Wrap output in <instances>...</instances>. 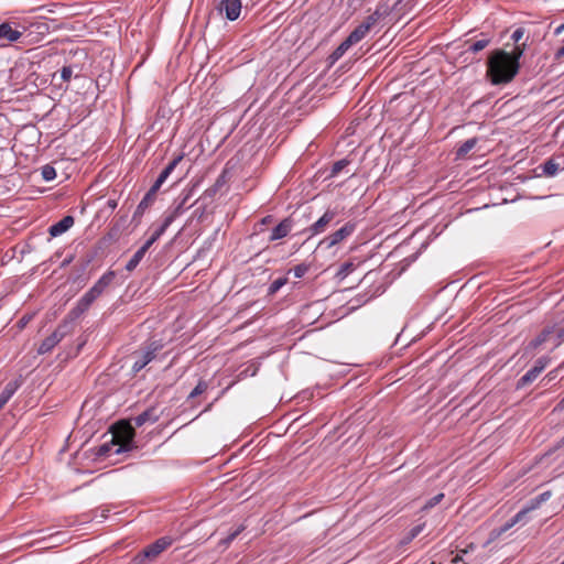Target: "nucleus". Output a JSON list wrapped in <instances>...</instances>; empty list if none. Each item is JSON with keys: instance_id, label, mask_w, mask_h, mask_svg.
<instances>
[{"instance_id": "nucleus-39", "label": "nucleus", "mask_w": 564, "mask_h": 564, "mask_svg": "<svg viewBox=\"0 0 564 564\" xmlns=\"http://www.w3.org/2000/svg\"><path fill=\"white\" fill-rule=\"evenodd\" d=\"M73 76V66H63L61 69V79L63 82H69Z\"/></svg>"}, {"instance_id": "nucleus-4", "label": "nucleus", "mask_w": 564, "mask_h": 564, "mask_svg": "<svg viewBox=\"0 0 564 564\" xmlns=\"http://www.w3.org/2000/svg\"><path fill=\"white\" fill-rule=\"evenodd\" d=\"M73 329L72 322H63L57 328L46 337L37 348L40 355L50 352L67 334Z\"/></svg>"}, {"instance_id": "nucleus-24", "label": "nucleus", "mask_w": 564, "mask_h": 564, "mask_svg": "<svg viewBox=\"0 0 564 564\" xmlns=\"http://www.w3.org/2000/svg\"><path fill=\"white\" fill-rule=\"evenodd\" d=\"M539 377L538 371L534 368H531L527 371L517 382V389H522L533 382Z\"/></svg>"}, {"instance_id": "nucleus-8", "label": "nucleus", "mask_w": 564, "mask_h": 564, "mask_svg": "<svg viewBox=\"0 0 564 564\" xmlns=\"http://www.w3.org/2000/svg\"><path fill=\"white\" fill-rule=\"evenodd\" d=\"M100 295L96 292V290H94L93 288H90L77 302V305L70 312V316L73 318H76L78 317L79 315H82L83 313H85L89 307L90 305L94 303V301L99 297Z\"/></svg>"}, {"instance_id": "nucleus-3", "label": "nucleus", "mask_w": 564, "mask_h": 564, "mask_svg": "<svg viewBox=\"0 0 564 564\" xmlns=\"http://www.w3.org/2000/svg\"><path fill=\"white\" fill-rule=\"evenodd\" d=\"M164 344L161 340H152L143 348L132 354V372L135 375L149 365L156 355L163 349Z\"/></svg>"}, {"instance_id": "nucleus-44", "label": "nucleus", "mask_w": 564, "mask_h": 564, "mask_svg": "<svg viewBox=\"0 0 564 564\" xmlns=\"http://www.w3.org/2000/svg\"><path fill=\"white\" fill-rule=\"evenodd\" d=\"M525 31L523 28H518L513 31V33L511 34V40L514 42V43H519V41L523 37Z\"/></svg>"}, {"instance_id": "nucleus-1", "label": "nucleus", "mask_w": 564, "mask_h": 564, "mask_svg": "<svg viewBox=\"0 0 564 564\" xmlns=\"http://www.w3.org/2000/svg\"><path fill=\"white\" fill-rule=\"evenodd\" d=\"M519 68L520 64L510 61L509 52L496 50L488 57L486 76L492 85H507L513 80Z\"/></svg>"}, {"instance_id": "nucleus-45", "label": "nucleus", "mask_w": 564, "mask_h": 564, "mask_svg": "<svg viewBox=\"0 0 564 564\" xmlns=\"http://www.w3.org/2000/svg\"><path fill=\"white\" fill-rule=\"evenodd\" d=\"M377 18L373 17V14L371 13L366 18V20L361 24L366 25L367 30L370 31V29L377 23Z\"/></svg>"}, {"instance_id": "nucleus-14", "label": "nucleus", "mask_w": 564, "mask_h": 564, "mask_svg": "<svg viewBox=\"0 0 564 564\" xmlns=\"http://www.w3.org/2000/svg\"><path fill=\"white\" fill-rule=\"evenodd\" d=\"M292 227H293L292 218H290V217L284 218L279 225H276L272 229L271 236L269 238L270 241L279 240V239L286 237L290 234V231L292 230Z\"/></svg>"}, {"instance_id": "nucleus-12", "label": "nucleus", "mask_w": 564, "mask_h": 564, "mask_svg": "<svg viewBox=\"0 0 564 564\" xmlns=\"http://www.w3.org/2000/svg\"><path fill=\"white\" fill-rule=\"evenodd\" d=\"M529 513V509H522L520 510L516 516H513L509 521H507L503 525L497 528V529H494L491 531V536L492 538H498L500 536L501 534H503L505 532H507L509 529H511L514 524L523 521L527 517V514Z\"/></svg>"}, {"instance_id": "nucleus-10", "label": "nucleus", "mask_w": 564, "mask_h": 564, "mask_svg": "<svg viewBox=\"0 0 564 564\" xmlns=\"http://www.w3.org/2000/svg\"><path fill=\"white\" fill-rule=\"evenodd\" d=\"M241 7V0H221L218 9L220 12H225L228 20L235 21L240 15Z\"/></svg>"}, {"instance_id": "nucleus-37", "label": "nucleus", "mask_w": 564, "mask_h": 564, "mask_svg": "<svg viewBox=\"0 0 564 564\" xmlns=\"http://www.w3.org/2000/svg\"><path fill=\"white\" fill-rule=\"evenodd\" d=\"M389 13H390V8L388 6L379 4L372 14H373V17L377 18V20H380L381 18L388 15Z\"/></svg>"}, {"instance_id": "nucleus-27", "label": "nucleus", "mask_w": 564, "mask_h": 564, "mask_svg": "<svg viewBox=\"0 0 564 564\" xmlns=\"http://www.w3.org/2000/svg\"><path fill=\"white\" fill-rule=\"evenodd\" d=\"M551 495V491H545L536 496L534 499H532L530 507L527 508L529 509V512L536 509L542 502L549 500Z\"/></svg>"}, {"instance_id": "nucleus-53", "label": "nucleus", "mask_w": 564, "mask_h": 564, "mask_svg": "<svg viewBox=\"0 0 564 564\" xmlns=\"http://www.w3.org/2000/svg\"><path fill=\"white\" fill-rule=\"evenodd\" d=\"M70 261H72V259L64 260L63 263H62V267L67 265L68 263H70Z\"/></svg>"}, {"instance_id": "nucleus-21", "label": "nucleus", "mask_w": 564, "mask_h": 564, "mask_svg": "<svg viewBox=\"0 0 564 564\" xmlns=\"http://www.w3.org/2000/svg\"><path fill=\"white\" fill-rule=\"evenodd\" d=\"M148 250L149 248H145L144 245L139 250H137L132 258L126 264V270L132 272L139 265Z\"/></svg>"}, {"instance_id": "nucleus-16", "label": "nucleus", "mask_w": 564, "mask_h": 564, "mask_svg": "<svg viewBox=\"0 0 564 564\" xmlns=\"http://www.w3.org/2000/svg\"><path fill=\"white\" fill-rule=\"evenodd\" d=\"M22 32L18 29H13L9 22L0 24V40L8 42H15L22 36Z\"/></svg>"}, {"instance_id": "nucleus-38", "label": "nucleus", "mask_w": 564, "mask_h": 564, "mask_svg": "<svg viewBox=\"0 0 564 564\" xmlns=\"http://www.w3.org/2000/svg\"><path fill=\"white\" fill-rule=\"evenodd\" d=\"M307 270H308V265L305 263H301V264L295 265L291 271H293L295 278L300 279L305 275Z\"/></svg>"}, {"instance_id": "nucleus-9", "label": "nucleus", "mask_w": 564, "mask_h": 564, "mask_svg": "<svg viewBox=\"0 0 564 564\" xmlns=\"http://www.w3.org/2000/svg\"><path fill=\"white\" fill-rule=\"evenodd\" d=\"M183 160V155H178L175 159H173L160 173L153 185L150 187V192L153 194H158L159 189L161 188L162 184L166 181V178L170 176V174L174 171V169L177 166V164Z\"/></svg>"}, {"instance_id": "nucleus-25", "label": "nucleus", "mask_w": 564, "mask_h": 564, "mask_svg": "<svg viewBox=\"0 0 564 564\" xmlns=\"http://www.w3.org/2000/svg\"><path fill=\"white\" fill-rule=\"evenodd\" d=\"M366 25L359 24L348 36V42L356 44L360 42L368 33Z\"/></svg>"}, {"instance_id": "nucleus-29", "label": "nucleus", "mask_w": 564, "mask_h": 564, "mask_svg": "<svg viewBox=\"0 0 564 564\" xmlns=\"http://www.w3.org/2000/svg\"><path fill=\"white\" fill-rule=\"evenodd\" d=\"M288 283V278L283 276V278H279L276 280H274L269 289H268V294L269 295H273L275 294L282 286H284L285 284Z\"/></svg>"}, {"instance_id": "nucleus-35", "label": "nucleus", "mask_w": 564, "mask_h": 564, "mask_svg": "<svg viewBox=\"0 0 564 564\" xmlns=\"http://www.w3.org/2000/svg\"><path fill=\"white\" fill-rule=\"evenodd\" d=\"M550 361H551V358L547 356L540 357L539 359H536L533 368L540 375L545 369V367L550 364Z\"/></svg>"}, {"instance_id": "nucleus-51", "label": "nucleus", "mask_w": 564, "mask_h": 564, "mask_svg": "<svg viewBox=\"0 0 564 564\" xmlns=\"http://www.w3.org/2000/svg\"><path fill=\"white\" fill-rule=\"evenodd\" d=\"M564 31V23L560 24L558 26H556V29L554 30V34L557 36V35H561Z\"/></svg>"}, {"instance_id": "nucleus-34", "label": "nucleus", "mask_w": 564, "mask_h": 564, "mask_svg": "<svg viewBox=\"0 0 564 564\" xmlns=\"http://www.w3.org/2000/svg\"><path fill=\"white\" fill-rule=\"evenodd\" d=\"M422 530H423V524L413 527L410 530V532L408 533V535L404 538L402 543H404V544L410 543L413 539H415L422 532Z\"/></svg>"}, {"instance_id": "nucleus-15", "label": "nucleus", "mask_w": 564, "mask_h": 564, "mask_svg": "<svg viewBox=\"0 0 564 564\" xmlns=\"http://www.w3.org/2000/svg\"><path fill=\"white\" fill-rule=\"evenodd\" d=\"M74 217L73 216H65L56 224L52 225L48 228V232L52 237H57L64 232H66L73 225H74Z\"/></svg>"}, {"instance_id": "nucleus-30", "label": "nucleus", "mask_w": 564, "mask_h": 564, "mask_svg": "<svg viewBox=\"0 0 564 564\" xmlns=\"http://www.w3.org/2000/svg\"><path fill=\"white\" fill-rule=\"evenodd\" d=\"M208 389V383L205 380H199L197 386L192 390V392L188 395L189 399H194L202 393H204Z\"/></svg>"}, {"instance_id": "nucleus-22", "label": "nucleus", "mask_w": 564, "mask_h": 564, "mask_svg": "<svg viewBox=\"0 0 564 564\" xmlns=\"http://www.w3.org/2000/svg\"><path fill=\"white\" fill-rule=\"evenodd\" d=\"M115 273L109 271L105 273L100 279L91 286L96 292L101 295L106 288L112 282Z\"/></svg>"}, {"instance_id": "nucleus-49", "label": "nucleus", "mask_w": 564, "mask_h": 564, "mask_svg": "<svg viewBox=\"0 0 564 564\" xmlns=\"http://www.w3.org/2000/svg\"><path fill=\"white\" fill-rule=\"evenodd\" d=\"M560 368H556V369H553L551 370L547 375H546V378L551 381V380H554L556 377H557V372H558Z\"/></svg>"}, {"instance_id": "nucleus-19", "label": "nucleus", "mask_w": 564, "mask_h": 564, "mask_svg": "<svg viewBox=\"0 0 564 564\" xmlns=\"http://www.w3.org/2000/svg\"><path fill=\"white\" fill-rule=\"evenodd\" d=\"M172 217H165L162 225L153 231L151 237L144 242L145 248H149L171 226Z\"/></svg>"}, {"instance_id": "nucleus-6", "label": "nucleus", "mask_w": 564, "mask_h": 564, "mask_svg": "<svg viewBox=\"0 0 564 564\" xmlns=\"http://www.w3.org/2000/svg\"><path fill=\"white\" fill-rule=\"evenodd\" d=\"M355 229L356 225L348 221L341 228L321 240L318 247L325 246L326 249H330L352 235Z\"/></svg>"}, {"instance_id": "nucleus-18", "label": "nucleus", "mask_w": 564, "mask_h": 564, "mask_svg": "<svg viewBox=\"0 0 564 564\" xmlns=\"http://www.w3.org/2000/svg\"><path fill=\"white\" fill-rule=\"evenodd\" d=\"M354 45L352 43L348 42V39L346 37L328 56L329 65H334L339 58L343 57V55Z\"/></svg>"}, {"instance_id": "nucleus-2", "label": "nucleus", "mask_w": 564, "mask_h": 564, "mask_svg": "<svg viewBox=\"0 0 564 564\" xmlns=\"http://www.w3.org/2000/svg\"><path fill=\"white\" fill-rule=\"evenodd\" d=\"M159 414L155 408H149L135 417H133L134 426L129 423L122 422L118 425V430L113 433L115 454H120L132 448L133 438L135 436L134 427H140L147 422L155 423L159 420Z\"/></svg>"}, {"instance_id": "nucleus-42", "label": "nucleus", "mask_w": 564, "mask_h": 564, "mask_svg": "<svg viewBox=\"0 0 564 564\" xmlns=\"http://www.w3.org/2000/svg\"><path fill=\"white\" fill-rule=\"evenodd\" d=\"M444 498V495L443 494H438L436 496H434L433 498H431L424 506V509H430V508H433L434 506H436L437 503L441 502V500Z\"/></svg>"}, {"instance_id": "nucleus-31", "label": "nucleus", "mask_w": 564, "mask_h": 564, "mask_svg": "<svg viewBox=\"0 0 564 564\" xmlns=\"http://www.w3.org/2000/svg\"><path fill=\"white\" fill-rule=\"evenodd\" d=\"M348 164L349 161L347 159L335 162L332 166L330 176L338 175Z\"/></svg>"}, {"instance_id": "nucleus-33", "label": "nucleus", "mask_w": 564, "mask_h": 564, "mask_svg": "<svg viewBox=\"0 0 564 564\" xmlns=\"http://www.w3.org/2000/svg\"><path fill=\"white\" fill-rule=\"evenodd\" d=\"M42 177L47 182L53 181L56 177L55 169L48 164L44 165L42 167Z\"/></svg>"}, {"instance_id": "nucleus-36", "label": "nucleus", "mask_w": 564, "mask_h": 564, "mask_svg": "<svg viewBox=\"0 0 564 564\" xmlns=\"http://www.w3.org/2000/svg\"><path fill=\"white\" fill-rule=\"evenodd\" d=\"M187 200V197H184L176 206L175 208L172 210V213L170 215H167L166 217H172V223L175 220L176 217H178L183 210H184V205Z\"/></svg>"}, {"instance_id": "nucleus-13", "label": "nucleus", "mask_w": 564, "mask_h": 564, "mask_svg": "<svg viewBox=\"0 0 564 564\" xmlns=\"http://www.w3.org/2000/svg\"><path fill=\"white\" fill-rule=\"evenodd\" d=\"M23 382L22 377L9 381L0 393V408L2 409Z\"/></svg>"}, {"instance_id": "nucleus-5", "label": "nucleus", "mask_w": 564, "mask_h": 564, "mask_svg": "<svg viewBox=\"0 0 564 564\" xmlns=\"http://www.w3.org/2000/svg\"><path fill=\"white\" fill-rule=\"evenodd\" d=\"M173 540L169 536H163L158 539L152 544L148 545L145 549H143L137 556L135 561L139 564H144L147 560H153L158 555H160L164 550H166L171 544Z\"/></svg>"}, {"instance_id": "nucleus-47", "label": "nucleus", "mask_w": 564, "mask_h": 564, "mask_svg": "<svg viewBox=\"0 0 564 564\" xmlns=\"http://www.w3.org/2000/svg\"><path fill=\"white\" fill-rule=\"evenodd\" d=\"M31 321V316H28V315H24L19 322H18V327L20 329H22L23 327L26 326V324Z\"/></svg>"}, {"instance_id": "nucleus-50", "label": "nucleus", "mask_w": 564, "mask_h": 564, "mask_svg": "<svg viewBox=\"0 0 564 564\" xmlns=\"http://www.w3.org/2000/svg\"><path fill=\"white\" fill-rule=\"evenodd\" d=\"M555 57H556L557 59H560V58L564 57V45H563V46H561V47L556 51V53H555Z\"/></svg>"}, {"instance_id": "nucleus-28", "label": "nucleus", "mask_w": 564, "mask_h": 564, "mask_svg": "<svg viewBox=\"0 0 564 564\" xmlns=\"http://www.w3.org/2000/svg\"><path fill=\"white\" fill-rule=\"evenodd\" d=\"M245 530V525H239L236 530L230 532L225 539L219 542V545L228 547L230 543Z\"/></svg>"}, {"instance_id": "nucleus-26", "label": "nucleus", "mask_w": 564, "mask_h": 564, "mask_svg": "<svg viewBox=\"0 0 564 564\" xmlns=\"http://www.w3.org/2000/svg\"><path fill=\"white\" fill-rule=\"evenodd\" d=\"M550 335H551L550 329H543L534 339H532L530 341L529 347L532 349H536L538 347H540L542 344H544L547 340Z\"/></svg>"}, {"instance_id": "nucleus-43", "label": "nucleus", "mask_w": 564, "mask_h": 564, "mask_svg": "<svg viewBox=\"0 0 564 564\" xmlns=\"http://www.w3.org/2000/svg\"><path fill=\"white\" fill-rule=\"evenodd\" d=\"M355 269V265L354 263L351 262H345L344 264H341L340 267V270L338 272V274H341L344 276H346L347 274H349L351 271H354Z\"/></svg>"}, {"instance_id": "nucleus-52", "label": "nucleus", "mask_w": 564, "mask_h": 564, "mask_svg": "<svg viewBox=\"0 0 564 564\" xmlns=\"http://www.w3.org/2000/svg\"><path fill=\"white\" fill-rule=\"evenodd\" d=\"M555 411H563L564 410V397L561 399V401L556 404Z\"/></svg>"}, {"instance_id": "nucleus-46", "label": "nucleus", "mask_w": 564, "mask_h": 564, "mask_svg": "<svg viewBox=\"0 0 564 564\" xmlns=\"http://www.w3.org/2000/svg\"><path fill=\"white\" fill-rule=\"evenodd\" d=\"M111 451V446L109 444H104L99 447L97 454L99 456H106Z\"/></svg>"}, {"instance_id": "nucleus-23", "label": "nucleus", "mask_w": 564, "mask_h": 564, "mask_svg": "<svg viewBox=\"0 0 564 564\" xmlns=\"http://www.w3.org/2000/svg\"><path fill=\"white\" fill-rule=\"evenodd\" d=\"M477 138H470L462 143L456 150V159H464L476 147Z\"/></svg>"}, {"instance_id": "nucleus-11", "label": "nucleus", "mask_w": 564, "mask_h": 564, "mask_svg": "<svg viewBox=\"0 0 564 564\" xmlns=\"http://www.w3.org/2000/svg\"><path fill=\"white\" fill-rule=\"evenodd\" d=\"M479 36L480 39L478 40L469 39L465 41V46H467L465 51L466 53H478L491 43L492 36L490 34L480 33Z\"/></svg>"}, {"instance_id": "nucleus-40", "label": "nucleus", "mask_w": 564, "mask_h": 564, "mask_svg": "<svg viewBox=\"0 0 564 564\" xmlns=\"http://www.w3.org/2000/svg\"><path fill=\"white\" fill-rule=\"evenodd\" d=\"M227 183V171H223L221 174L217 177L216 182L214 183V187L217 191H220V188Z\"/></svg>"}, {"instance_id": "nucleus-32", "label": "nucleus", "mask_w": 564, "mask_h": 564, "mask_svg": "<svg viewBox=\"0 0 564 564\" xmlns=\"http://www.w3.org/2000/svg\"><path fill=\"white\" fill-rule=\"evenodd\" d=\"M523 51L524 44L516 45V47L509 53L510 61L514 62L516 64H520L519 59L522 56Z\"/></svg>"}, {"instance_id": "nucleus-20", "label": "nucleus", "mask_w": 564, "mask_h": 564, "mask_svg": "<svg viewBox=\"0 0 564 564\" xmlns=\"http://www.w3.org/2000/svg\"><path fill=\"white\" fill-rule=\"evenodd\" d=\"M539 169L542 171V175L544 176H554L560 170H561V163L557 162L555 159H549L541 165H539Z\"/></svg>"}, {"instance_id": "nucleus-48", "label": "nucleus", "mask_w": 564, "mask_h": 564, "mask_svg": "<svg viewBox=\"0 0 564 564\" xmlns=\"http://www.w3.org/2000/svg\"><path fill=\"white\" fill-rule=\"evenodd\" d=\"M219 191H217L213 185L206 189L205 195L208 197L215 196Z\"/></svg>"}, {"instance_id": "nucleus-17", "label": "nucleus", "mask_w": 564, "mask_h": 564, "mask_svg": "<svg viewBox=\"0 0 564 564\" xmlns=\"http://www.w3.org/2000/svg\"><path fill=\"white\" fill-rule=\"evenodd\" d=\"M156 195L148 191L133 213V219L142 217L145 210L154 203Z\"/></svg>"}, {"instance_id": "nucleus-54", "label": "nucleus", "mask_w": 564, "mask_h": 564, "mask_svg": "<svg viewBox=\"0 0 564 564\" xmlns=\"http://www.w3.org/2000/svg\"><path fill=\"white\" fill-rule=\"evenodd\" d=\"M561 564H564V561Z\"/></svg>"}, {"instance_id": "nucleus-7", "label": "nucleus", "mask_w": 564, "mask_h": 564, "mask_svg": "<svg viewBox=\"0 0 564 564\" xmlns=\"http://www.w3.org/2000/svg\"><path fill=\"white\" fill-rule=\"evenodd\" d=\"M335 217L336 212L327 209L319 219H317L310 227L305 228L303 232H308V238L322 234L327 229V227L334 220Z\"/></svg>"}, {"instance_id": "nucleus-41", "label": "nucleus", "mask_w": 564, "mask_h": 564, "mask_svg": "<svg viewBox=\"0 0 564 564\" xmlns=\"http://www.w3.org/2000/svg\"><path fill=\"white\" fill-rule=\"evenodd\" d=\"M63 536H64V534L61 533V532H56V533L50 534L48 535V540H51L52 543L48 546L51 547V546L57 545L58 543H62L63 542Z\"/></svg>"}]
</instances>
